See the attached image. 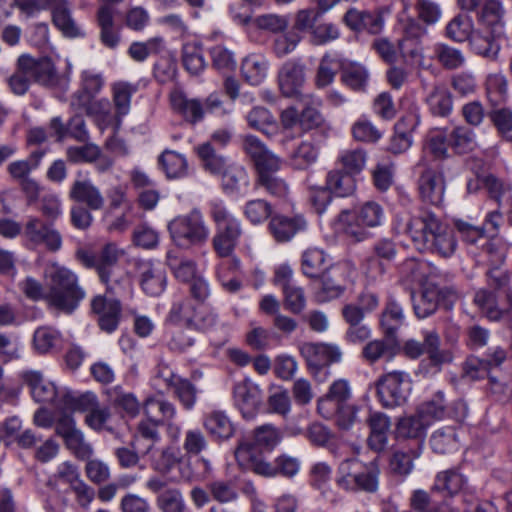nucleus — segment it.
<instances>
[{"mask_svg":"<svg viewBox=\"0 0 512 512\" xmlns=\"http://www.w3.org/2000/svg\"><path fill=\"white\" fill-rule=\"evenodd\" d=\"M234 398L243 417L253 418L261 402L257 386L246 381L236 384Z\"/></svg>","mask_w":512,"mask_h":512,"instance_id":"obj_24","label":"nucleus"},{"mask_svg":"<svg viewBox=\"0 0 512 512\" xmlns=\"http://www.w3.org/2000/svg\"><path fill=\"white\" fill-rule=\"evenodd\" d=\"M157 506L162 512H186V504L178 489H166L157 497Z\"/></svg>","mask_w":512,"mask_h":512,"instance_id":"obj_63","label":"nucleus"},{"mask_svg":"<svg viewBox=\"0 0 512 512\" xmlns=\"http://www.w3.org/2000/svg\"><path fill=\"white\" fill-rule=\"evenodd\" d=\"M434 58L447 70L459 69L466 62V57L461 50L445 43H438L434 46Z\"/></svg>","mask_w":512,"mask_h":512,"instance_id":"obj_40","label":"nucleus"},{"mask_svg":"<svg viewBox=\"0 0 512 512\" xmlns=\"http://www.w3.org/2000/svg\"><path fill=\"white\" fill-rule=\"evenodd\" d=\"M473 33V20L466 14L456 15L446 26V36L457 42L469 40Z\"/></svg>","mask_w":512,"mask_h":512,"instance_id":"obj_49","label":"nucleus"},{"mask_svg":"<svg viewBox=\"0 0 512 512\" xmlns=\"http://www.w3.org/2000/svg\"><path fill=\"white\" fill-rule=\"evenodd\" d=\"M331 467L325 462L315 463L310 470V484L313 488L320 491L323 497L334 501L330 489Z\"/></svg>","mask_w":512,"mask_h":512,"instance_id":"obj_44","label":"nucleus"},{"mask_svg":"<svg viewBox=\"0 0 512 512\" xmlns=\"http://www.w3.org/2000/svg\"><path fill=\"white\" fill-rule=\"evenodd\" d=\"M96 21L100 29V42L109 49H115L121 41V35L115 26L114 9L108 5H100L96 13Z\"/></svg>","mask_w":512,"mask_h":512,"instance_id":"obj_21","label":"nucleus"},{"mask_svg":"<svg viewBox=\"0 0 512 512\" xmlns=\"http://www.w3.org/2000/svg\"><path fill=\"white\" fill-rule=\"evenodd\" d=\"M410 505L418 512H455L447 502L437 503L424 490H415L412 493Z\"/></svg>","mask_w":512,"mask_h":512,"instance_id":"obj_51","label":"nucleus"},{"mask_svg":"<svg viewBox=\"0 0 512 512\" xmlns=\"http://www.w3.org/2000/svg\"><path fill=\"white\" fill-rule=\"evenodd\" d=\"M247 121L251 128L265 134H272L277 130L274 117L264 107H255L247 115Z\"/></svg>","mask_w":512,"mask_h":512,"instance_id":"obj_59","label":"nucleus"},{"mask_svg":"<svg viewBox=\"0 0 512 512\" xmlns=\"http://www.w3.org/2000/svg\"><path fill=\"white\" fill-rule=\"evenodd\" d=\"M195 149L204 169L211 174L220 175L228 167L225 157L216 152L211 142H205Z\"/></svg>","mask_w":512,"mask_h":512,"instance_id":"obj_39","label":"nucleus"},{"mask_svg":"<svg viewBox=\"0 0 512 512\" xmlns=\"http://www.w3.org/2000/svg\"><path fill=\"white\" fill-rule=\"evenodd\" d=\"M400 351L397 336L385 335L382 338L367 342L361 351L362 358L369 364L380 360L391 361Z\"/></svg>","mask_w":512,"mask_h":512,"instance_id":"obj_18","label":"nucleus"},{"mask_svg":"<svg viewBox=\"0 0 512 512\" xmlns=\"http://www.w3.org/2000/svg\"><path fill=\"white\" fill-rule=\"evenodd\" d=\"M159 164L168 178H180L187 173L186 158L175 151L165 150L159 156Z\"/></svg>","mask_w":512,"mask_h":512,"instance_id":"obj_46","label":"nucleus"},{"mask_svg":"<svg viewBox=\"0 0 512 512\" xmlns=\"http://www.w3.org/2000/svg\"><path fill=\"white\" fill-rule=\"evenodd\" d=\"M24 381L29 385L35 401L44 404L54 403L57 390L53 383L45 381L39 372L29 371L23 375Z\"/></svg>","mask_w":512,"mask_h":512,"instance_id":"obj_28","label":"nucleus"},{"mask_svg":"<svg viewBox=\"0 0 512 512\" xmlns=\"http://www.w3.org/2000/svg\"><path fill=\"white\" fill-rule=\"evenodd\" d=\"M367 154L363 149H350L343 151L338 161L344 170L351 175L360 173L366 164Z\"/></svg>","mask_w":512,"mask_h":512,"instance_id":"obj_64","label":"nucleus"},{"mask_svg":"<svg viewBox=\"0 0 512 512\" xmlns=\"http://www.w3.org/2000/svg\"><path fill=\"white\" fill-rule=\"evenodd\" d=\"M427 104L433 115L445 117L452 110V95L445 85H435L427 97Z\"/></svg>","mask_w":512,"mask_h":512,"instance_id":"obj_43","label":"nucleus"},{"mask_svg":"<svg viewBox=\"0 0 512 512\" xmlns=\"http://www.w3.org/2000/svg\"><path fill=\"white\" fill-rule=\"evenodd\" d=\"M438 304L439 289L436 286L428 285L414 299L415 314L418 318H426L436 311Z\"/></svg>","mask_w":512,"mask_h":512,"instance_id":"obj_45","label":"nucleus"},{"mask_svg":"<svg viewBox=\"0 0 512 512\" xmlns=\"http://www.w3.org/2000/svg\"><path fill=\"white\" fill-rule=\"evenodd\" d=\"M318 158V149L310 142H302L290 156V164L294 169L305 170L313 165Z\"/></svg>","mask_w":512,"mask_h":512,"instance_id":"obj_56","label":"nucleus"},{"mask_svg":"<svg viewBox=\"0 0 512 512\" xmlns=\"http://www.w3.org/2000/svg\"><path fill=\"white\" fill-rule=\"evenodd\" d=\"M326 186L337 196L348 197L356 190V180L350 173L335 169L327 174Z\"/></svg>","mask_w":512,"mask_h":512,"instance_id":"obj_36","label":"nucleus"},{"mask_svg":"<svg viewBox=\"0 0 512 512\" xmlns=\"http://www.w3.org/2000/svg\"><path fill=\"white\" fill-rule=\"evenodd\" d=\"M450 146L459 154H465L474 150L477 146L475 134L464 127H455L449 136Z\"/></svg>","mask_w":512,"mask_h":512,"instance_id":"obj_57","label":"nucleus"},{"mask_svg":"<svg viewBox=\"0 0 512 512\" xmlns=\"http://www.w3.org/2000/svg\"><path fill=\"white\" fill-rule=\"evenodd\" d=\"M307 223L302 216L288 217L274 215L269 222V231L277 242H287L298 232L306 229Z\"/></svg>","mask_w":512,"mask_h":512,"instance_id":"obj_22","label":"nucleus"},{"mask_svg":"<svg viewBox=\"0 0 512 512\" xmlns=\"http://www.w3.org/2000/svg\"><path fill=\"white\" fill-rule=\"evenodd\" d=\"M172 108L190 123L202 120L204 112L218 107L220 102L208 98L205 103L197 99H188L181 91H173L170 96Z\"/></svg>","mask_w":512,"mask_h":512,"instance_id":"obj_16","label":"nucleus"},{"mask_svg":"<svg viewBox=\"0 0 512 512\" xmlns=\"http://www.w3.org/2000/svg\"><path fill=\"white\" fill-rule=\"evenodd\" d=\"M182 62L191 74H198L203 71L205 61L201 47L196 43L185 44L182 49Z\"/></svg>","mask_w":512,"mask_h":512,"instance_id":"obj_62","label":"nucleus"},{"mask_svg":"<svg viewBox=\"0 0 512 512\" xmlns=\"http://www.w3.org/2000/svg\"><path fill=\"white\" fill-rule=\"evenodd\" d=\"M430 419H426L417 410L413 415L401 417L396 424V434L400 438L415 439L422 444Z\"/></svg>","mask_w":512,"mask_h":512,"instance_id":"obj_26","label":"nucleus"},{"mask_svg":"<svg viewBox=\"0 0 512 512\" xmlns=\"http://www.w3.org/2000/svg\"><path fill=\"white\" fill-rule=\"evenodd\" d=\"M377 394L387 408L404 403L411 390L410 376L405 371H389L384 373L376 382Z\"/></svg>","mask_w":512,"mask_h":512,"instance_id":"obj_10","label":"nucleus"},{"mask_svg":"<svg viewBox=\"0 0 512 512\" xmlns=\"http://www.w3.org/2000/svg\"><path fill=\"white\" fill-rule=\"evenodd\" d=\"M141 287L148 295H160L166 287L165 272L159 267L145 265L141 273Z\"/></svg>","mask_w":512,"mask_h":512,"instance_id":"obj_38","label":"nucleus"},{"mask_svg":"<svg viewBox=\"0 0 512 512\" xmlns=\"http://www.w3.org/2000/svg\"><path fill=\"white\" fill-rule=\"evenodd\" d=\"M106 291L105 295H97L91 301V309L97 315L99 327L102 331L111 333L118 327L121 317V304Z\"/></svg>","mask_w":512,"mask_h":512,"instance_id":"obj_15","label":"nucleus"},{"mask_svg":"<svg viewBox=\"0 0 512 512\" xmlns=\"http://www.w3.org/2000/svg\"><path fill=\"white\" fill-rule=\"evenodd\" d=\"M21 57L26 65L23 66L24 69L29 71V75L35 83L47 88H55L62 84L63 78L51 58H35L29 54H22Z\"/></svg>","mask_w":512,"mask_h":512,"instance_id":"obj_14","label":"nucleus"},{"mask_svg":"<svg viewBox=\"0 0 512 512\" xmlns=\"http://www.w3.org/2000/svg\"><path fill=\"white\" fill-rule=\"evenodd\" d=\"M281 439V432L275 426L265 424L254 430V443H252V445L255 449V453L260 455L257 452V447L270 451L280 443ZM249 443L251 444V442Z\"/></svg>","mask_w":512,"mask_h":512,"instance_id":"obj_55","label":"nucleus"},{"mask_svg":"<svg viewBox=\"0 0 512 512\" xmlns=\"http://www.w3.org/2000/svg\"><path fill=\"white\" fill-rule=\"evenodd\" d=\"M161 424V420L149 418L139 422L132 441L134 447L143 448L142 456L150 455L154 451L155 444L160 440L158 426Z\"/></svg>","mask_w":512,"mask_h":512,"instance_id":"obj_25","label":"nucleus"},{"mask_svg":"<svg viewBox=\"0 0 512 512\" xmlns=\"http://www.w3.org/2000/svg\"><path fill=\"white\" fill-rule=\"evenodd\" d=\"M378 475L374 462L365 464L356 458L345 459L338 467L336 484L346 491L374 493L378 489Z\"/></svg>","mask_w":512,"mask_h":512,"instance_id":"obj_6","label":"nucleus"},{"mask_svg":"<svg viewBox=\"0 0 512 512\" xmlns=\"http://www.w3.org/2000/svg\"><path fill=\"white\" fill-rule=\"evenodd\" d=\"M299 352L312 372L323 370L325 374L328 373L327 366L339 361L342 355L336 345L312 342L300 344Z\"/></svg>","mask_w":512,"mask_h":512,"instance_id":"obj_12","label":"nucleus"},{"mask_svg":"<svg viewBox=\"0 0 512 512\" xmlns=\"http://www.w3.org/2000/svg\"><path fill=\"white\" fill-rule=\"evenodd\" d=\"M403 5V13L406 14L414 5L416 18L425 25H434L442 17V9L436 0H400Z\"/></svg>","mask_w":512,"mask_h":512,"instance_id":"obj_29","label":"nucleus"},{"mask_svg":"<svg viewBox=\"0 0 512 512\" xmlns=\"http://www.w3.org/2000/svg\"><path fill=\"white\" fill-rule=\"evenodd\" d=\"M474 303L490 320H500L505 314V311L498 307L495 295L486 289H480L475 293ZM506 313L509 314L510 310H507Z\"/></svg>","mask_w":512,"mask_h":512,"instance_id":"obj_53","label":"nucleus"},{"mask_svg":"<svg viewBox=\"0 0 512 512\" xmlns=\"http://www.w3.org/2000/svg\"><path fill=\"white\" fill-rule=\"evenodd\" d=\"M417 168L421 169L417 181L420 199L427 204L440 205L445 193L443 173L427 167L423 162H419Z\"/></svg>","mask_w":512,"mask_h":512,"instance_id":"obj_11","label":"nucleus"},{"mask_svg":"<svg viewBox=\"0 0 512 512\" xmlns=\"http://www.w3.org/2000/svg\"><path fill=\"white\" fill-rule=\"evenodd\" d=\"M384 208L376 201H367L352 210H343L336 218V228L352 242L371 237V230L382 225Z\"/></svg>","mask_w":512,"mask_h":512,"instance_id":"obj_3","label":"nucleus"},{"mask_svg":"<svg viewBox=\"0 0 512 512\" xmlns=\"http://www.w3.org/2000/svg\"><path fill=\"white\" fill-rule=\"evenodd\" d=\"M396 229L398 233L407 235L421 252L448 258L456 251L457 240L453 231L430 210H421L404 223L398 222Z\"/></svg>","mask_w":512,"mask_h":512,"instance_id":"obj_1","label":"nucleus"},{"mask_svg":"<svg viewBox=\"0 0 512 512\" xmlns=\"http://www.w3.org/2000/svg\"><path fill=\"white\" fill-rule=\"evenodd\" d=\"M472 49L480 56L489 60H496L500 51V45L493 36H483L474 32L469 38Z\"/></svg>","mask_w":512,"mask_h":512,"instance_id":"obj_61","label":"nucleus"},{"mask_svg":"<svg viewBox=\"0 0 512 512\" xmlns=\"http://www.w3.org/2000/svg\"><path fill=\"white\" fill-rule=\"evenodd\" d=\"M486 94L490 103L498 106L504 103L508 95V82L502 73L489 74L485 82Z\"/></svg>","mask_w":512,"mask_h":512,"instance_id":"obj_47","label":"nucleus"},{"mask_svg":"<svg viewBox=\"0 0 512 512\" xmlns=\"http://www.w3.org/2000/svg\"><path fill=\"white\" fill-rule=\"evenodd\" d=\"M69 198L85 204L91 210H100L104 206V197L90 180H76L71 185Z\"/></svg>","mask_w":512,"mask_h":512,"instance_id":"obj_23","label":"nucleus"},{"mask_svg":"<svg viewBox=\"0 0 512 512\" xmlns=\"http://www.w3.org/2000/svg\"><path fill=\"white\" fill-rule=\"evenodd\" d=\"M44 276L48 280V307L71 314L86 295L77 275L56 262H50L44 269Z\"/></svg>","mask_w":512,"mask_h":512,"instance_id":"obj_2","label":"nucleus"},{"mask_svg":"<svg viewBox=\"0 0 512 512\" xmlns=\"http://www.w3.org/2000/svg\"><path fill=\"white\" fill-rule=\"evenodd\" d=\"M209 214L215 224L212 246L221 258L231 257L242 235L240 221L230 213L222 201L210 203Z\"/></svg>","mask_w":512,"mask_h":512,"instance_id":"obj_4","label":"nucleus"},{"mask_svg":"<svg viewBox=\"0 0 512 512\" xmlns=\"http://www.w3.org/2000/svg\"><path fill=\"white\" fill-rule=\"evenodd\" d=\"M422 450L420 442H416L413 448H402L396 450L390 460V467L393 473L406 476L413 470V461L417 459Z\"/></svg>","mask_w":512,"mask_h":512,"instance_id":"obj_35","label":"nucleus"},{"mask_svg":"<svg viewBox=\"0 0 512 512\" xmlns=\"http://www.w3.org/2000/svg\"><path fill=\"white\" fill-rule=\"evenodd\" d=\"M196 310L197 305L193 304L190 299L179 300L173 303L167 316V321L172 324L192 327Z\"/></svg>","mask_w":512,"mask_h":512,"instance_id":"obj_48","label":"nucleus"},{"mask_svg":"<svg viewBox=\"0 0 512 512\" xmlns=\"http://www.w3.org/2000/svg\"><path fill=\"white\" fill-rule=\"evenodd\" d=\"M278 81L285 96H300L305 82V66L295 60L285 62L279 70Z\"/></svg>","mask_w":512,"mask_h":512,"instance_id":"obj_19","label":"nucleus"},{"mask_svg":"<svg viewBox=\"0 0 512 512\" xmlns=\"http://www.w3.org/2000/svg\"><path fill=\"white\" fill-rule=\"evenodd\" d=\"M168 230L173 243L183 249L203 245L209 237V228L197 209L171 220Z\"/></svg>","mask_w":512,"mask_h":512,"instance_id":"obj_7","label":"nucleus"},{"mask_svg":"<svg viewBox=\"0 0 512 512\" xmlns=\"http://www.w3.org/2000/svg\"><path fill=\"white\" fill-rule=\"evenodd\" d=\"M403 319L402 308L395 301L388 302L380 320L384 334L396 336V331L402 325Z\"/></svg>","mask_w":512,"mask_h":512,"instance_id":"obj_58","label":"nucleus"},{"mask_svg":"<svg viewBox=\"0 0 512 512\" xmlns=\"http://www.w3.org/2000/svg\"><path fill=\"white\" fill-rule=\"evenodd\" d=\"M24 236L34 245H44L50 252H57L62 247V236L52 224L44 223L35 216H30L24 226Z\"/></svg>","mask_w":512,"mask_h":512,"instance_id":"obj_13","label":"nucleus"},{"mask_svg":"<svg viewBox=\"0 0 512 512\" xmlns=\"http://www.w3.org/2000/svg\"><path fill=\"white\" fill-rule=\"evenodd\" d=\"M61 344V333L51 326H41L34 331L32 345L39 354H52L61 347Z\"/></svg>","mask_w":512,"mask_h":512,"instance_id":"obj_30","label":"nucleus"},{"mask_svg":"<svg viewBox=\"0 0 512 512\" xmlns=\"http://www.w3.org/2000/svg\"><path fill=\"white\" fill-rule=\"evenodd\" d=\"M281 163L280 158H270L268 166L261 167V170L257 171L256 184L274 197L286 198L289 194V184L277 173Z\"/></svg>","mask_w":512,"mask_h":512,"instance_id":"obj_17","label":"nucleus"},{"mask_svg":"<svg viewBox=\"0 0 512 512\" xmlns=\"http://www.w3.org/2000/svg\"><path fill=\"white\" fill-rule=\"evenodd\" d=\"M505 10L498 0H486L481 6L479 20L492 30V33L501 34L504 27Z\"/></svg>","mask_w":512,"mask_h":512,"instance_id":"obj_34","label":"nucleus"},{"mask_svg":"<svg viewBox=\"0 0 512 512\" xmlns=\"http://www.w3.org/2000/svg\"><path fill=\"white\" fill-rule=\"evenodd\" d=\"M431 363L439 368L442 364L450 363L453 359L449 350L440 349V337L435 331L425 332V351Z\"/></svg>","mask_w":512,"mask_h":512,"instance_id":"obj_50","label":"nucleus"},{"mask_svg":"<svg viewBox=\"0 0 512 512\" xmlns=\"http://www.w3.org/2000/svg\"><path fill=\"white\" fill-rule=\"evenodd\" d=\"M125 255V250L116 243L105 244L98 252L80 249L76 253L77 259L83 266L95 269L100 281L106 285L107 292L112 290L111 281L119 260Z\"/></svg>","mask_w":512,"mask_h":512,"instance_id":"obj_8","label":"nucleus"},{"mask_svg":"<svg viewBox=\"0 0 512 512\" xmlns=\"http://www.w3.org/2000/svg\"><path fill=\"white\" fill-rule=\"evenodd\" d=\"M268 61L260 55L247 56L241 65V72L244 79L251 85H259L266 77Z\"/></svg>","mask_w":512,"mask_h":512,"instance_id":"obj_37","label":"nucleus"},{"mask_svg":"<svg viewBox=\"0 0 512 512\" xmlns=\"http://www.w3.org/2000/svg\"><path fill=\"white\" fill-rule=\"evenodd\" d=\"M341 78L351 89L364 91L369 81V72L363 65L350 63L343 68Z\"/></svg>","mask_w":512,"mask_h":512,"instance_id":"obj_54","label":"nucleus"},{"mask_svg":"<svg viewBox=\"0 0 512 512\" xmlns=\"http://www.w3.org/2000/svg\"><path fill=\"white\" fill-rule=\"evenodd\" d=\"M325 254L322 250L308 249L302 256V271L311 278H318L324 274Z\"/></svg>","mask_w":512,"mask_h":512,"instance_id":"obj_60","label":"nucleus"},{"mask_svg":"<svg viewBox=\"0 0 512 512\" xmlns=\"http://www.w3.org/2000/svg\"><path fill=\"white\" fill-rule=\"evenodd\" d=\"M23 66L26 65L20 55L16 61L14 72L6 79L10 92L16 96L25 95L31 85L29 71H26Z\"/></svg>","mask_w":512,"mask_h":512,"instance_id":"obj_52","label":"nucleus"},{"mask_svg":"<svg viewBox=\"0 0 512 512\" xmlns=\"http://www.w3.org/2000/svg\"><path fill=\"white\" fill-rule=\"evenodd\" d=\"M419 125V116L407 114L401 117L394 126L388 150L394 154H401L407 151L413 143V133Z\"/></svg>","mask_w":512,"mask_h":512,"instance_id":"obj_20","label":"nucleus"},{"mask_svg":"<svg viewBox=\"0 0 512 512\" xmlns=\"http://www.w3.org/2000/svg\"><path fill=\"white\" fill-rule=\"evenodd\" d=\"M55 434L63 440L65 448L77 459L88 460L92 457L93 446L77 427L71 414L63 413L56 419Z\"/></svg>","mask_w":512,"mask_h":512,"instance_id":"obj_9","label":"nucleus"},{"mask_svg":"<svg viewBox=\"0 0 512 512\" xmlns=\"http://www.w3.org/2000/svg\"><path fill=\"white\" fill-rule=\"evenodd\" d=\"M143 410L147 418L159 419L161 423L171 421L176 415L173 403L163 398L149 397L143 404Z\"/></svg>","mask_w":512,"mask_h":512,"instance_id":"obj_42","label":"nucleus"},{"mask_svg":"<svg viewBox=\"0 0 512 512\" xmlns=\"http://www.w3.org/2000/svg\"><path fill=\"white\" fill-rule=\"evenodd\" d=\"M350 387L346 380L340 379L335 381L329 389L328 394L318 401V412L324 417H330L332 415L331 409L327 406L334 404V407L340 406L343 402L349 399Z\"/></svg>","mask_w":512,"mask_h":512,"instance_id":"obj_32","label":"nucleus"},{"mask_svg":"<svg viewBox=\"0 0 512 512\" xmlns=\"http://www.w3.org/2000/svg\"><path fill=\"white\" fill-rule=\"evenodd\" d=\"M235 458L243 470L252 471L264 477L275 476L278 472L286 477H293L299 471V461L296 458L280 456L276 459V466L265 461L248 441H241L235 449Z\"/></svg>","mask_w":512,"mask_h":512,"instance_id":"obj_5","label":"nucleus"},{"mask_svg":"<svg viewBox=\"0 0 512 512\" xmlns=\"http://www.w3.org/2000/svg\"><path fill=\"white\" fill-rule=\"evenodd\" d=\"M243 148L254 162L256 171L261 170V167H267L270 162V158H279L269 151L258 138L252 135L245 137Z\"/></svg>","mask_w":512,"mask_h":512,"instance_id":"obj_41","label":"nucleus"},{"mask_svg":"<svg viewBox=\"0 0 512 512\" xmlns=\"http://www.w3.org/2000/svg\"><path fill=\"white\" fill-rule=\"evenodd\" d=\"M203 427L215 439L225 441L235 433V427L222 411H212L204 416Z\"/></svg>","mask_w":512,"mask_h":512,"instance_id":"obj_27","label":"nucleus"},{"mask_svg":"<svg viewBox=\"0 0 512 512\" xmlns=\"http://www.w3.org/2000/svg\"><path fill=\"white\" fill-rule=\"evenodd\" d=\"M465 484L466 478L457 469H448L436 475L431 491L454 496L463 490Z\"/></svg>","mask_w":512,"mask_h":512,"instance_id":"obj_33","label":"nucleus"},{"mask_svg":"<svg viewBox=\"0 0 512 512\" xmlns=\"http://www.w3.org/2000/svg\"><path fill=\"white\" fill-rule=\"evenodd\" d=\"M368 423L370 427L369 446L375 451L383 450L387 444L391 425L389 418L383 413L376 412L370 415Z\"/></svg>","mask_w":512,"mask_h":512,"instance_id":"obj_31","label":"nucleus"}]
</instances>
